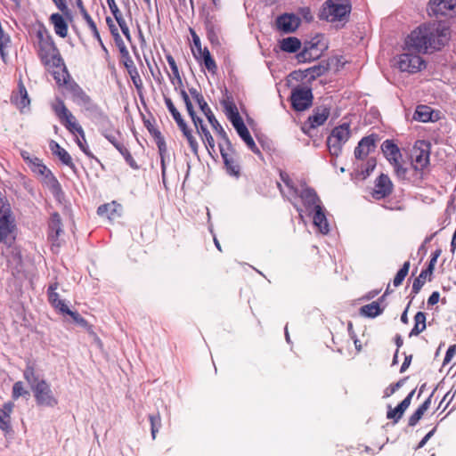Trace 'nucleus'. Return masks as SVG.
I'll use <instances>...</instances> for the list:
<instances>
[{
  "instance_id": "nucleus-1",
  "label": "nucleus",
  "mask_w": 456,
  "mask_h": 456,
  "mask_svg": "<svg viewBox=\"0 0 456 456\" xmlns=\"http://www.w3.org/2000/svg\"><path fill=\"white\" fill-rule=\"evenodd\" d=\"M446 32L435 25H421L405 40V49L414 53H427L429 49L439 50L444 45Z\"/></svg>"
},
{
  "instance_id": "nucleus-2",
  "label": "nucleus",
  "mask_w": 456,
  "mask_h": 456,
  "mask_svg": "<svg viewBox=\"0 0 456 456\" xmlns=\"http://www.w3.org/2000/svg\"><path fill=\"white\" fill-rule=\"evenodd\" d=\"M280 177L283 183V185L281 183H277L281 193L294 205L301 219H303L304 210L294 203L293 200L299 197L301 199L305 212L307 214L317 209L315 206H323L321 199L313 188L308 187L305 184H302L300 189L296 187L289 175L285 172H281Z\"/></svg>"
},
{
  "instance_id": "nucleus-3",
  "label": "nucleus",
  "mask_w": 456,
  "mask_h": 456,
  "mask_svg": "<svg viewBox=\"0 0 456 456\" xmlns=\"http://www.w3.org/2000/svg\"><path fill=\"white\" fill-rule=\"evenodd\" d=\"M36 37L37 51L42 63L48 67H59L62 60L52 36L44 24L37 31Z\"/></svg>"
},
{
  "instance_id": "nucleus-4",
  "label": "nucleus",
  "mask_w": 456,
  "mask_h": 456,
  "mask_svg": "<svg viewBox=\"0 0 456 456\" xmlns=\"http://www.w3.org/2000/svg\"><path fill=\"white\" fill-rule=\"evenodd\" d=\"M351 12L349 0H327L321 11L319 17L329 22H343L348 20Z\"/></svg>"
},
{
  "instance_id": "nucleus-5",
  "label": "nucleus",
  "mask_w": 456,
  "mask_h": 456,
  "mask_svg": "<svg viewBox=\"0 0 456 456\" xmlns=\"http://www.w3.org/2000/svg\"><path fill=\"white\" fill-rule=\"evenodd\" d=\"M381 151L387 161L393 166L397 177L405 179L407 168L401 163L402 153L399 147L392 140H386L381 144Z\"/></svg>"
},
{
  "instance_id": "nucleus-6",
  "label": "nucleus",
  "mask_w": 456,
  "mask_h": 456,
  "mask_svg": "<svg viewBox=\"0 0 456 456\" xmlns=\"http://www.w3.org/2000/svg\"><path fill=\"white\" fill-rule=\"evenodd\" d=\"M219 148L226 173L230 176L239 178L240 175V165L239 157L232 148L231 142L229 141V144L224 141L219 142Z\"/></svg>"
},
{
  "instance_id": "nucleus-7",
  "label": "nucleus",
  "mask_w": 456,
  "mask_h": 456,
  "mask_svg": "<svg viewBox=\"0 0 456 456\" xmlns=\"http://www.w3.org/2000/svg\"><path fill=\"white\" fill-rule=\"evenodd\" d=\"M190 94L191 97L196 101L198 103L200 110L204 113L206 118H208V122L212 126V127L217 132V134L220 135L222 141H224L229 144V138L222 126L218 123L217 119L216 118L215 115L213 114L211 109L209 108L207 102L204 100L203 95L196 89V88H190L189 89Z\"/></svg>"
},
{
  "instance_id": "nucleus-8",
  "label": "nucleus",
  "mask_w": 456,
  "mask_h": 456,
  "mask_svg": "<svg viewBox=\"0 0 456 456\" xmlns=\"http://www.w3.org/2000/svg\"><path fill=\"white\" fill-rule=\"evenodd\" d=\"M31 390L37 405L53 408L58 404V398L45 379H42L40 382L34 384Z\"/></svg>"
},
{
  "instance_id": "nucleus-9",
  "label": "nucleus",
  "mask_w": 456,
  "mask_h": 456,
  "mask_svg": "<svg viewBox=\"0 0 456 456\" xmlns=\"http://www.w3.org/2000/svg\"><path fill=\"white\" fill-rule=\"evenodd\" d=\"M397 66L403 72L416 73L425 68V61L418 53L407 50L398 56Z\"/></svg>"
},
{
  "instance_id": "nucleus-10",
  "label": "nucleus",
  "mask_w": 456,
  "mask_h": 456,
  "mask_svg": "<svg viewBox=\"0 0 456 456\" xmlns=\"http://www.w3.org/2000/svg\"><path fill=\"white\" fill-rule=\"evenodd\" d=\"M321 36H317L311 41L305 42L303 49L296 55L298 62H308L321 55L326 48L324 44H321Z\"/></svg>"
},
{
  "instance_id": "nucleus-11",
  "label": "nucleus",
  "mask_w": 456,
  "mask_h": 456,
  "mask_svg": "<svg viewBox=\"0 0 456 456\" xmlns=\"http://www.w3.org/2000/svg\"><path fill=\"white\" fill-rule=\"evenodd\" d=\"M16 231L13 214L0 216V243L11 246L16 239Z\"/></svg>"
},
{
  "instance_id": "nucleus-12",
  "label": "nucleus",
  "mask_w": 456,
  "mask_h": 456,
  "mask_svg": "<svg viewBox=\"0 0 456 456\" xmlns=\"http://www.w3.org/2000/svg\"><path fill=\"white\" fill-rule=\"evenodd\" d=\"M291 105L297 111H303L312 105V90L306 86H297L291 92Z\"/></svg>"
},
{
  "instance_id": "nucleus-13",
  "label": "nucleus",
  "mask_w": 456,
  "mask_h": 456,
  "mask_svg": "<svg viewBox=\"0 0 456 456\" xmlns=\"http://www.w3.org/2000/svg\"><path fill=\"white\" fill-rule=\"evenodd\" d=\"M330 109L326 105L316 107L307 121L303 125L302 130L305 134L312 136V131L323 125L330 116Z\"/></svg>"
},
{
  "instance_id": "nucleus-14",
  "label": "nucleus",
  "mask_w": 456,
  "mask_h": 456,
  "mask_svg": "<svg viewBox=\"0 0 456 456\" xmlns=\"http://www.w3.org/2000/svg\"><path fill=\"white\" fill-rule=\"evenodd\" d=\"M456 9V0H430L428 7L429 15L446 16L448 11Z\"/></svg>"
},
{
  "instance_id": "nucleus-15",
  "label": "nucleus",
  "mask_w": 456,
  "mask_h": 456,
  "mask_svg": "<svg viewBox=\"0 0 456 456\" xmlns=\"http://www.w3.org/2000/svg\"><path fill=\"white\" fill-rule=\"evenodd\" d=\"M377 135L370 134L361 139L354 149V157L357 159H364L375 148Z\"/></svg>"
},
{
  "instance_id": "nucleus-16",
  "label": "nucleus",
  "mask_w": 456,
  "mask_h": 456,
  "mask_svg": "<svg viewBox=\"0 0 456 456\" xmlns=\"http://www.w3.org/2000/svg\"><path fill=\"white\" fill-rule=\"evenodd\" d=\"M300 24V19L293 13H284L276 20V25L279 30L284 33L294 32Z\"/></svg>"
},
{
  "instance_id": "nucleus-17",
  "label": "nucleus",
  "mask_w": 456,
  "mask_h": 456,
  "mask_svg": "<svg viewBox=\"0 0 456 456\" xmlns=\"http://www.w3.org/2000/svg\"><path fill=\"white\" fill-rule=\"evenodd\" d=\"M315 208L317 209L307 215L312 216L314 225L322 234H328L330 232V224L326 216V209L323 206H315Z\"/></svg>"
},
{
  "instance_id": "nucleus-18",
  "label": "nucleus",
  "mask_w": 456,
  "mask_h": 456,
  "mask_svg": "<svg viewBox=\"0 0 456 456\" xmlns=\"http://www.w3.org/2000/svg\"><path fill=\"white\" fill-rule=\"evenodd\" d=\"M393 190V183L388 175L381 174L375 182L373 197L376 200H381L388 196Z\"/></svg>"
},
{
  "instance_id": "nucleus-19",
  "label": "nucleus",
  "mask_w": 456,
  "mask_h": 456,
  "mask_svg": "<svg viewBox=\"0 0 456 456\" xmlns=\"http://www.w3.org/2000/svg\"><path fill=\"white\" fill-rule=\"evenodd\" d=\"M414 393L415 390L410 392L408 395L395 409H392L389 406L387 418L390 419H393L395 423H396L403 417L404 411L410 406Z\"/></svg>"
},
{
  "instance_id": "nucleus-20",
  "label": "nucleus",
  "mask_w": 456,
  "mask_h": 456,
  "mask_svg": "<svg viewBox=\"0 0 456 456\" xmlns=\"http://www.w3.org/2000/svg\"><path fill=\"white\" fill-rule=\"evenodd\" d=\"M21 158L28 164L32 172L37 175H45L48 171L46 166H45L40 159L31 155L27 151H20Z\"/></svg>"
},
{
  "instance_id": "nucleus-21",
  "label": "nucleus",
  "mask_w": 456,
  "mask_h": 456,
  "mask_svg": "<svg viewBox=\"0 0 456 456\" xmlns=\"http://www.w3.org/2000/svg\"><path fill=\"white\" fill-rule=\"evenodd\" d=\"M49 148L53 154L56 155L64 165L69 167L73 171H76V167L70 155L65 149L61 147L57 142L52 140L49 143Z\"/></svg>"
},
{
  "instance_id": "nucleus-22",
  "label": "nucleus",
  "mask_w": 456,
  "mask_h": 456,
  "mask_svg": "<svg viewBox=\"0 0 456 456\" xmlns=\"http://www.w3.org/2000/svg\"><path fill=\"white\" fill-rule=\"evenodd\" d=\"M235 130L237 131L240 137L245 142L249 150H251L254 153H260L259 149L257 148L256 144L255 143L252 136L250 135V133L244 124V122H241L236 126H233Z\"/></svg>"
},
{
  "instance_id": "nucleus-23",
  "label": "nucleus",
  "mask_w": 456,
  "mask_h": 456,
  "mask_svg": "<svg viewBox=\"0 0 456 456\" xmlns=\"http://www.w3.org/2000/svg\"><path fill=\"white\" fill-rule=\"evenodd\" d=\"M44 177V183L52 192V194L59 199L61 194H62V190L60 183L55 178V176L52 174V172L48 169L45 175H41Z\"/></svg>"
},
{
  "instance_id": "nucleus-24",
  "label": "nucleus",
  "mask_w": 456,
  "mask_h": 456,
  "mask_svg": "<svg viewBox=\"0 0 456 456\" xmlns=\"http://www.w3.org/2000/svg\"><path fill=\"white\" fill-rule=\"evenodd\" d=\"M44 177V183L52 192V194L59 199L61 194H62V190L60 183L55 178V176L52 174V172L48 169L45 175H41Z\"/></svg>"
},
{
  "instance_id": "nucleus-25",
  "label": "nucleus",
  "mask_w": 456,
  "mask_h": 456,
  "mask_svg": "<svg viewBox=\"0 0 456 456\" xmlns=\"http://www.w3.org/2000/svg\"><path fill=\"white\" fill-rule=\"evenodd\" d=\"M427 149L415 150L414 164L415 170L425 168L429 164V144H426Z\"/></svg>"
},
{
  "instance_id": "nucleus-26",
  "label": "nucleus",
  "mask_w": 456,
  "mask_h": 456,
  "mask_svg": "<svg viewBox=\"0 0 456 456\" xmlns=\"http://www.w3.org/2000/svg\"><path fill=\"white\" fill-rule=\"evenodd\" d=\"M50 22L53 25L54 32L61 37L68 35V24L60 13H53L50 16Z\"/></svg>"
},
{
  "instance_id": "nucleus-27",
  "label": "nucleus",
  "mask_w": 456,
  "mask_h": 456,
  "mask_svg": "<svg viewBox=\"0 0 456 456\" xmlns=\"http://www.w3.org/2000/svg\"><path fill=\"white\" fill-rule=\"evenodd\" d=\"M279 45L281 51L285 53H297L301 49V42L298 38L294 37H289L281 39L279 42Z\"/></svg>"
},
{
  "instance_id": "nucleus-28",
  "label": "nucleus",
  "mask_w": 456,
  "mask_h": 456,
  "mask_svg": "<svg viewBox=\"0 0 456 456\" xmlns=\"http://www.w3.org/2000/svg\"><path fill=\"white\" fill-rule=\"evenodd\" d=\"M62 232L61 220L58 213H53L49 222V237L52 240L58 239L60 234Z\"/></svg>"
},
{
  "instance_id": "nucleus-29",
  "label": "nucleus",
  "mask_w": 456,
  "mask_h": 456,
  "mask_svg": "<svg viewBox=\"0 0 456 456\" xmlns=\"http://www.w3.org/2000/svg\"><path fill=\"white\" fill-rule=\"evenodd\" d=\"M13 102L16 106L22 110L30 104V100L28 95L26 87L22 83L18 86V94L12 97Z\"/></svg>"
},
{
  "instance_id": "nucleus-30",
  "label": "nucleus",
  "mask_w": 456,
  "mask_h": 456,
  "mask_svg": "<svg viewBox=\"0 0 456 456\" xmlns=\"http://www.w3.org/2000/svg\"><path fill=\"white\" fill-rule=\"evenodd\" d=\"M431 397L432 395H430L421 405L418 407V409L410 416L408 424L410 427H414L419 420L422 418L424 413L428 411L431 404Z\"/></svg>"
},
{
  "instance_id": "nucleus-31",
  "label": "nucleus",
  "mask_w": 456,
  "mask_h": 456,
  "mask_svg": "<svg viewBox=\"0 0 456 456\" xmlns=\"http://www.w3.org/2000/svg\"><path fill=\"white\" fill-rule=\"evenodd\" d=\"M199 134L202 135V140L206 144L208 151L215 149V141L207 126L203 124V120L200 118V122L194 124Z\"/></svg>"
},
{
  "instance_id": "nucleus-32",
  "label": "nucleus",
  "mask_w": 456,
  "mask_h": 456,
  "mask_svg": "<svg viewBox=\"0 0 456 456\" xmlns=\"http://www.w3.org/2000/svg\"><path fill=\"white\" fill-rule=\"evenodd\" d=\"M330 135L336 138L337 141L346 143L351 135L350 125L348 123H343L342 125L334 127Z\"/></svg>"
},
{
  "instance_id": "nucleus-33",
  "label": "nucleus",
  "mask_w": 456,
  "mask_h": 456,
  "mask_svg": "<svg viewBox=\"0 0 456 456\" xmlns=\"http://www.w3.org/2000/svg\"><path fill=\"white\" fill-rule=\"evenodd\" d=\"M383 313V308L377 301H373L360 308V314L369 318H375Z\"/></svg>"
},
{
  "instance_id": "nucleus-34",
  "label": "nucleus",
  "mask_w": 456,
  "mask_h": 456,
  "mask_svg": "<svg viewBox=\"0 0 456 456\" xmlns=\"http://www.w3.org/2000/svg\"><path fill=\"white\" fill-rule=\"evenodd\" d=\"M413 118L419 122L433 121V110L428 106L419 105L415 110Z\"/></svg>"
},
{
  "instance_id": "nucleus-35",
  "label": "nucleus",
  "mask_w": 456,
  "mask_h": 456,
  "mask_svg": "<svg viewBox=\"0 0 456 456\" xmlns=\"http://www.w3.org/2000/svg\"><path fill=\"white\" fill-rule=\"evenodd\" d=\"M88 113V117L96 124L105 126L110 123L108 116L98 106H94Z\"/></svg>"
},
{
  "instance_id": "nucleus-36",
  "label": "nucleus",
  "mask_w": 456,
  "mask_h": 456,
  "mask_svg": "<svg viewBox=\"0 0 456 456\" xmlns=\"http://www.w3.org/2000/svg\"><path fill=\"white\" fill-rule=\"evenodd\" d=\"M414 327L410 332V337L418 336L426 329V314L423 312H418L414 316Z\"/></svg>"
},
{
  "instance_id": "nucleus-37",
  "label": "nucleus",
  "mask_w": 456,
  "mask_h": 456,
  "mask_svg": "<svg viewBox=\"0 0 456 456\" xmlns=\"http://www.w3.org/2000/svg\"><path fill=\"white\" fill-rule=\"evenodd\" d=\"M224 109L227 118L233 126L243 122L235 104L232 102L225 103Z\"/></svg>"
},
{
  "instance_id": "nucleus-38",
  "label": "nucleus",
  "mask_w": 456,
  "mask_h": 456,
  "mask_svg": "<svg viewBox=\"0 0 456 456\" xmlns=\"http://www.w3.org/2000/svg\"><path fill=\"white\" fill-rule=\"evenodd\" d=\"M53 110L61 121H63L64 118L70 119L72 118V113L67 109L61 99H57L53 104Z\"/></svg>"
},
{
  "instance_id": "nucleus-39",
  "label": "nucleus",
  "mask_w": 456,
  "mask_h": 456,
  "mask_svg": "<svg viewBox=\"0 0 456 456\" xmlns=\"http://www.w3.org/2000/svg\"><path fill=\"white\" fill-rule=\"evenodd\" d=\"M165 104H166L167 110H169V112L171 113L173 118L176 122L178 127L179 128H184L185 125H187V124L185 123V121L182 118L180 112L175 107L172 100L170 98H168V97H165Z\"/></svg>"
},
{
  "instance_id": "nucleus-40",
  "label": "nucleus",
  "mask_w": 456,
  "mask_h": 456,
  "mask_svg": "<svg viewBox=\"0 0 456 456\" xmlns=\"http://www.w3.org/2000/svg\"><path fill=\"white\" fill-rule=\"evenodd\" d=\"M126 67L127 69L128 74L133 81V84L137 89H140L142 86V82L138 73L136 67L134 66L132 60H129L126 62Z\"/></svg>"
},
{
  "instance_id": "nucleus-41",
  "label": "nucleus",
  "mask_w": 456,
  "mask_h": 456,
  "mask_svg": "<svg viewBox=\"0 0 456 456\" xmlns=\"http://www.w3.org/2000/svg\"><path fill=\"white\" fill-rule=\"evenodd\" d=\"M179 93H180V95L181 97L183 98L184 103H185V106H186V110L188 111V114L190 115V117L191 118V120L193 122V124H196L197 125V122H200V118H199L194 110H193V106H192V103L189 98V95L188 94L185 92L184 89L181 88L179 90Z\"/></svg>"
},
{
  "instance_id": "nucleus-42",
  "label": "nucleus",
  "mask_w": 456,
  "mask_h": 456,
  "mask_svg": "<svg viewBox=\"0 0 456 456\" xmlns=\"http://www.w3.org/2000/svg\"><path fill=\"white\" fill-rule=\"evenodd\" d=\"M66 128L71 132V133H77L79 136L85 141V132L81 126L77 123L75 117L72 115V118H64L63 121H61Z\"/></svg>"
},
{
  "instance_id": "nucleus-43",
  "label": "nucleus",
  "mask_w": 456,
  "mask_h": 456,
  "mask_svg": "<svg viewBox=\"0 0 456 456\" xmlns=\"http://www.w3.org/2000/svg\"><path fill=\"white\" fill-rule=\"evenodd\" d=\"M199 61L204 64L209 72L216 73L217 66L208 48H204L203 54L200 56Z\"/></svg>"
},
{
  "instance_id": "nucleus-44",
  "label": "nucleus",
  "mask_w": 456,
  "mask_h": 456,
  "mask_svg": "<svg viewBox=\"0 0 456 456\" xmlns=\"http://www.w3.org/2000/svg\"><path fill=\"white\" fill-rule=\"evenodd\" d=\"M199 61L204 64L209 72L216 73L217 66L208 48H204L203 54L200 56Z\"/></svg>"
},
{
  "instance_id": "nucleus-45",
  "label": "nucleus",
  "mask_w": 456,
  "mask_h": 456,
  "mask_svg": "<svg viewBox=\"0 0 456 456\" xmlns=\"http://www.w3.org/2000/svg\"><path fill=\"white\" fill-rule=\"evenodd\" d=\"M199 61L204 64L209 72L216 73L217 66L208 48H204L203 54L200 56Z\"/></svg>"
},
{
  "instance_id": "nucleus-46",
  "label": "nucleus",
  "mask_w": 456,
  "mask_h": 456,
  "mask_svg": "<svg viewBox=\"0 0 456 456\" xmlns=\"http://www.w3.org/2000/svg\"><path fill=\"white\" fill-rule=\"evenodd\" d=\"M344 144L345 143H343L342 142L337 141L336 138H334L330 134L327 139V146L330 155L332 156L338 157L341 153Z\"/></svg>"
},
{
  "instance_id": "nucleus-47",
  "label": "nucleus",
  "mask_w": 456,
  "mask_h": 456,
  "mask_svg": "<svg viewBox=\"0 0 456 456\" xmlns=\"http://www.w3.org/2000/svg\"><path fill=\"white\" fill-rule=\"evenodd\" d=\"M183 136L186 138L191 151L197 155L199 144L196 138L192 135L191 130L185 125L184 128H180Z\"/></svg>"
},
{
  "instance_id": "nucleus-48",
  "label": "nucleus",
  "mask_w": 456,
  "mask_h": 456,
  "mask_svg": "<svg viewBox=\"0 0 456 456\" xmlns=\"http://www.w3.org/2000/svg\"><path fill=\"white\" fill-rule=\"evenodd\" d=\"M23 376L27 382L29 384L30 388L33 387L34 384L41 381L39 377L36 374L34 367L29 362L27 364L24 370Z\"/></svg>"
},
{
  "instance_id": "nucleus-49",
  "label": "nucleus",
  "mask_w": 456,
  "mask_h": 456,
  "mask_svg": "<svg viewBox=\"0 0 456 456\" xmlns=\"http://www.w3.org/2000/svg\"><path fill=\"white\" fill-rule=\"evenodd\" d=\"M47 295L51 305L63 314L68 306L63 300L60 299L59 294L57 292H47Z\"/></svg>"
},
{
  "instance_id": "nucleus-50",
  "label": "nucleus",
  "mask_w": 456,
  "mask_h": 456,
  "mask_svg": "<svg viewBox=\"0 0 456 456\" xmlns=\"http://www.w3.org/2000/svg\"><path fill=\"white\" fill-rule=\"evenodd\" d=\"M428 274L430 275L429 271H428L427 269L421 271L419 275L414 280L412 283L411 293L418 294L419 292V290L425 284L427 276Z\"/></svg>"
},
{
  "instance_id": "nucleus-51",
  "label": "nucleus",
  "mask_w": 456,
  "mask_h": 456,
  "mask_svg": "<svg viewBox=\"0 0 456 456\" xmlns=\"http://www.w3.org/2000/svg\"><path fill=\"white\" fill-rule=\"evenodd\" d=\"M102 135L118 150L122 146V142H120V134L114 130H104L102 132Z\"/></svg>"
},
{
  "instance_id": "nucleus-52",
  "label": "nucleus",
  "mask_w": 456,
  "mask_h": 456,
  "mask_svg": "<svg viewBox=\"0 0 456 456\" xmlns=\"http://www.w3.org/2000/svg\"><path fill=\"white\" fill-rule=\"evenodd\" d=\"M410 269V263L405 262L403 266L400 268V270L397 272L395 277L394 278L393 283L395 287L400 286L406 275L408 274Z\"/></svg>"
},
{
  "instance_id": "nucleus-53",
  "label": "nucleus",
  "mask_w": 456,
  "mask_h": 456,
  "mask_svg": "<svg viewBox=\"0 0 456 456\" xmlns=\"http://www.w3.org/2000/svg\"><path fill=\"white\" fill-rule=\"evenodd\" d=\"M71 92L76 102L78 105H81L82 102L89 98V95H87L86 92L77 85H75L71 87Z\"/></svg>"
},
{
  "instance_id": "nucleus-54",
  "label": "nucleus",
  "mask_w": 456,
  "mask_h": 456,
  "mask_svg": "<svg viewBox=\"0 0 456 456\" xmlns=\"http://www.w3.org/2000/svg\"><path fill=\"white\" fill-rule=\"evenodd\" d=\"M118 151L124 157V159H126V163L132 168H134V169H137L138 168V165L136 164L135 160L132 157V155H131L130 151H128V149L126 147H125L124 144H122V146H120V148L118 149Z\"/></svg>"
},
{
  "instance_id": "nucleus-55",
  "label": "nucleus",
  "mask_w": 456,
  "mask_h": 456,
  "mask_svg": "<svg viewBox=\"0 0 456 456\" xmlns=\"http://www.w3.org/2000/svg\"><path fill=\"white\" fill-rule=\"evenodd\" d=\"M63 314L69 315L78 325L85 328L88 327V322L77 312L71 311L68 307Z\"/></svg>"
},
{
  "instance_id": "nucleus-56",
  "label": "nucleus",
  "mask_w": 456,
  "mask_h": 456,
  "mask_svg": "<svg viewBox=\"0 0 456 456\" xmlns=\"http://www.w3.org/2000/svg\"><path fill=\"white\" fill-rule=\"evenodd\" d=\"M28 392L24 389L23 383L21 381H17L13 384L12 387V397L14 399L19 398L20 396L28 395Z\"/></svg>"
},
{
  "instance_id": "nucleus-57",
  "label": "nucleus",
  "mask_w": 456,
  "mask_h": 456,
  "mask_svg": "<svg viewBox=\"0 0 456 456\" xmlns=\"http://www.w3.org/2000/svg\"><path fill=\"white\" fill-rule=\"evenodd\" d=\"M326 68L321 65H314L308 69H306L307 76L311 78H315L324 74Z\"/></svg>"
},
{
  "instance_id": "nucleus-58",
  "label": "nucleus",
  "mask_w": 456,
  "mask_h": 456,
  "mask_svg": "<svg viewBox=\"0 0 456 456\" xmlns=\"http://www.w3.org/2000/svg\"><path fill=\"white\" fill-rule=\"evenodd\" d=\"M86 22L88 25L89 28L91 29L94 37L100 43V45L102 47H104L95 22L93 20V19L91 17L88 18L87 20H86Z\"/></svg>"
},
{
  "instance_id": "nucleus-59",
  "label": "nucleus",
  "mask_w": 456,
  "mask_h": 456,
  "mask_svg": "<svg viewBox=\"0 0 456 456\" xmlns=\"http://www.w3.org/2000/svg\"><path fill=\"white\" fill-rule=\"evenodd\" d=\"M149 419H150L151 428V436H152V438L155 439L156 434L159 431V428L160 426V417L159 414H157L156 416L150 415Z\"/></svg>"
},
{
  "instance_id": "nucleus-60",
  "label": "nucleus",
  "mask_w": 456,
  "mask_h": 456,
  "mask_svg": "<svg viewBox=\"0 0 456 456\" xmlns=\"http://www.w3.org/2000/svg\"><path fill=\"white\" fill-rule=\"evenodd\" d=\"M115 20L118 23V26L120 27V29H121L122 33L124 34V36L126 37V39L130 40L131 36H130L129 28H128V26H127L126 20L123 19L122 14L115 17Z\"/></svg>"
},
{
  "instance_id": "nucleus-61",
  "label": "nucleus",
  "mask_w": 456,
  "mask_h": 456,
  "mask_svg": "<svg viewBox=\"0 0 456 456\" xmlns=\"http://www.w3.org/2000/svg\"><path fill=\"white\" fill-rule=\"evenodd\" d=\"M404 379H401L395 384H392L386 389L385 396L388 397L398 390L403 384Z\"/></svg>"
},
{
  "instance_id": "nucleus-62",
  "label": "nucleus",
  "mask_w": 456,
  "mask_h": 456,
  "mask_svg": "<svg viewBox=\"0 0 456 456\" xmlns=\"http://www.w3.org/2000/svg\"><path fill=\"white\" fill-rule=\"evenodd\" d=\"M77 143L80 150L88 157L93 158V154L89 150V147L86 144V141L83 140L81 137L77 139Z\"/></svg>"
},
{
  "instance_id": "nucleus-63",
  "label": "nucleus",
  "mask_w": 456,
  "mask_h": 456,
  "mask_svg": "<svg viewBox=\"0 0 456 456\" xmlns=\"http://www.w3.org/2000/svg\"><path fill=\"white\" fill-rule=\"evenodd\" d=\"M441 254V250L440 249H437L436 250L434 253H433V256L429 261V265H428V267L427 268L428 271H429V273L432 274V272H433V269H434V266H435V264L436 263L437 261V258L438 256H440Z\"/></svg>"
},
{
  "instance_id": "nucleus-64",
  "label": "nucleus",
  "mask_w": 456,
  "mask_h": 456,
  "mask_svg": "<svg viewBox=\"0 0 456 456\" xmlns=\"http://www.w3.org/2000/svg\"><path fill=\"white\" fill-rule=\"evenodd\" d=\"M160 157H167V151L165 141L162 138H159L157 142Z\"/></svg>"
}]
</instances>
